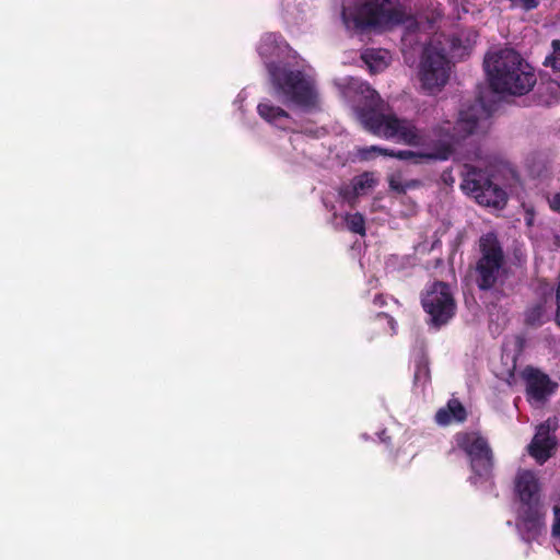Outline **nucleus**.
<instances>
[{"mask_svg": "<svg viewBox=\"0 0 560 560\" xmlns=\"http://www.w3.org/2000/svg\"><path fill=\"white\" fill-rule=\"evenodd\" d=\"M279 38H281V36H277L276 34H267L264 36L258 47L259 55L262 58L272 57L275 50L278 48Z\"/></svg>", "mask_w": 560, "mask_h": 560, "instance_id": "20", "label": "nucleus"}, {"mask_svg": "<svg viewBox=\"0 0 560 560\" xmlns=\"http://www.w3.org/2000/svg\"><path fill=\"white\" fill-rule=\"evenodd\" d=\"M526 383L527 399L545 402L558 388V384L539 369L526 366L522 373Z\"/></svg>", "mask_w": 560, "mask_h": 560, "instance_id": "12", "label": "nucleus"}, {"mask_svg": "<svg viewBox=\"0 0 560 560\" xmlns=\"http://www.w3.org/2000/svg\"><path fill=\"white\" fill-rule=\"evenodd\" d=\"M363 59L366 63L370 65L371 68H373V62H375L378 66V62H382V58L378 56V52L375 51H366L363 54Z\"/></svg>", "mask_w": 560, "mask_h": 560, "instance_id": "25", "label": "nucleus"}, {"mask_svg": "<svg viewBox=\"0 0 560 560\" xmlns=\"http://www.w3.org/2000/svg\"><path fill=\"white\" fill-rule=\"evenodd\" d=\"M467 410L464 405L456 398L447 401L445 407L440 408L435 413V422L446 427L453 422L463 423L467 419Z\"/></svg>", "mask_w": 560, "mask_h": 560, "instance_id": "14", "label": "nucleus"}, {"mask_svg": "<svg viewBox=\"0 0 560 560\" xmlns=\"http://www.w3.org/2000/svg\"><path fill=\"white\" fill-rule=\"evenodd\" d=\"M545 516L542 502L520 506L517 526L526 541L529 542L542 534L546 528Z\"/></svg>", "mask_w": 560, "mask_h": 560, "instance_id": "10", "label": "nucleus"}, {"mask_svg": "<svg viewBox=\"0 0 560 560\" xmlns=\"http://www.w3.org/2000/svg\"><path fill=\"white\" fill-rule=\"evenodd\" d=\"M480 257L475 266L476 284L481 291L493 289L504 265V252L494 232H488L480 236Z\"/></svg>", "mask_w": 560, "mask_h": 560, "instance_id": "6", "label": "nucleus"}, {"mask_svg": "<svg viewBox=\"0 0 560 560\" xmlns=\"http://www.w3.org/2000/svg\"><path fill=\"white\" fill-rule=\"evenodd\" d=\"M550 208L560 213V192L556 194L552 199L549 201Z\"/></svg>", "mask_w": 560, "mask_h": 560, "instance_id": "28", "label": "nucleus"}, {"mask_svg": "<svg viewBox=\"0 0 560 560\" xmlns=\"http://www.w3.org/2000/svg\"><path fill=\"white\" fill-rule=\"evenodd\" d=\"M483 67L489 85L495 93L521 96L536 84L533 67L512 48L487 55Z\"/></svg>", "mask_w": 560, "mask_h": 560, "instance_id": "2", "label": "nucleus"}, {"mask_svg": "<svg viewBox=\"0 0 560 560\" xmlns=\"http://www.w3.org/2000/svg\"><path fill=\"white\" fill-rule=\"evenodd\" d=\"M374 302H375V304L382 305V304H384V299L382 295H377V296H375Z\"/></svg>", "mask_w": 560, "mask_h": 560, "instance_id": "30", "label": "nucleus"}, {"mask_svg": "<svg viewBox=\"0 0 560 560\" xmlns=\"http://www.w3.org/2000/svg\"><path fill=\"white\" fill-rule=\"evenodd\" d=\"M515 491L521 501V505L541 503L538 480L534 472L529 470H525L517 475L515 480Z\"/></svg>", "mask_w": 560, "mask_h": 560, "instance_id": "13", "label": "nucleus"}, {"mask_svg": "<svg viewBox=\"0 0 560 560\" xmlns=\"http://www.w3.org/2000/svg\"><path fill=\"white\" fill-rule=\"evenodd\" d=\"M450 61L445 54L435 48H425L420 63V81L422 89L435 94L447 83Z\"/></svg>", "mask_w": 560, "mask_h": 560, "instance_id": "9", "label": "nucleus"}, {"mask_svg": "<svg viewBox=\"0 0 560 560\" xmlns=\"http://www.w3.org/2000/svg\"><path fill=\"white\" fill-rule=\"evenodd\" d=\"M546 320V310L542 302L532 305L525 312V324L527 326L539 327Z\"/></svg>", "mask_w": 560, "mask_h": 560, "instance_id": "17", "label": "nucleus"}, {"mask_svg": "<svg viewBox=\"0 0 560 560\" xmlns=\"http://www.w3.org/2000/svg\"><path fill=\"white\" fill-rule=\"evenodd\" d=\"M454 442L469 460L472 471L469 482L476 486L481 480H489L493 472L494 454L488 439L477 430L459 431L455 433Z\"/></svg>", "mask_w": 560, "mask_h": 560, "instance_id": "5", "label": "nucleus"}, {"mask_svg": "<svg viewBox=\"0 0 560 560\" xmlns=\"http://www.w3.org/2000/svg\"><path fill=\"white\" fill-rule=\"evenodd\" d=\"M375 329L381 330L382 334L394 336L397 332L396 320L387 313H377L373 319Z\"/></svg>", "mask_w": 560, "mask_h": 560, "instance_id": "18", "label": "nucleus"}, {"mask_svg": "<svg viewBox=\"0 0 560 560\" xmlns=\"http://www.w3.org/2000/svg\"><path fill=\"white\" fill-rule=\"evenodd\" d=\"M557 430L556 419H547L540 423L534 435L528 452L538 463L547 462L555 453L557 447V439L551 432Z\"/></svg>", "mask_w": 560, "mask_h": 560, "instance_id": "11", "label": "nucleus"}, {"mask_svg": "<svg viewBox=\"0 0 560 560\" xmlns=\"http://www.w3.org/2000/svg\"><path fill=\"white\" fill-rule=\"evenodd\" d=\"M406 192L410 189H416L422 186V182L420 179H407L404 180Z\"/></svg>", "mask_w": 560, "mask_h": 560, "instance_id": "27", "label": "nucleus"}, {"mask_svg": "<svg viewBox=\"0 0 560 560\" xmlns=\"http://www.w3.org/2000/svg\"><path fill=\"white\" fill-rule=\"evenodd\" d=\"M347 229L355 234L364 236L366 233L365 219L360 212L347 213L345 217Z\"/></svg>", "mask_w": 560, "mask_h": 560, "instance_id": "19", "label": "nucleus"}, {"mask_svg": "<svg viewBox=\"0 0 560 560\" xmlns=\"http://www.w3.org/2000/svg\"><path fill=\"white\" fill-rule=\"evenodd\" d=\"M266 68L276 92L287 101L305 110L319 107L318 93L313 78L301 70H292L275 61H266Z\"/></svg>", "mask_w": 560, "mask_h": 560, "instance_id": "4", "label": "nucleus"}, {"mask_svg": "<svg viewBox=\"0 0 560 560\" xmlns=\"http://www.w3.org/2000/svg\"><path fill=\"white\" fill-rule=\"evenodd\" d=\"M429 376H430V371H429L428 364L423 361L418 362L417 369L415 372V382H418L421 378L427 381L429 378Z\"/></svg>", "mask_w": 560, "mask_h": 560, "instance_id": "24", "label": "nucleus"}, {"mask_svg": "<svg viewBox=\"0 0 560 560\" xmlns=\"http://www.w3.org/2000/svg\"><path fill=\"white\" fill-rule=\"evenodd\" d=\"M511 9L521 8L522 10L528 12L535 10L539 7V0H510Z\"/></svg>", "mask_w": 560, "mask_h": 560, "instance_id": "23", "label": "nucleus"}, {"mask_svg": "<svg viewBox=\"0 0 560 560\" xmlns=\"http://www.w3.org/2000/svg\"><path fill=\"white\" fill-rule=\"evenodd\" d=\"M551 46L552 52L546 57L544 66L550 67L555 71H560V40L553 39Z\"/></svg>", "mask_w": 560, "mask_h": 560, "instance_id": "21", "label": "nucleus"}, {"mask_svg": "<svg viewBox=\"0 0 560 560\" xmlns=\"http://www.w3.org/2000/svg\"><path fill=\"white\" fill-rule=\"evenodd\" d=\"M557 312H556V317H555V320L557 323V325L560 327V288L557 289Z\"/></svg>", "mask_w": 560, "mask_h": 560, "instance_id": "29", "label": "nucleus"}, {"mask_svg": "<svg viewBox=\"0 0 560 560\" xmlns=\"http://www.w3.org/2000/svg\"><path fill=\"white\" fill-rule=\"evenodd\" d=\"M553 524H552V537L555 539L558 551L560 552V506L556 505L553 508Z\"/></svg>", "mask_w": 560, "mask_h": 560, "instance_id": "22", "label": "nucleus"}, {"mask_svg": "<svg viewBox=\"0 0 560 560\" xmlns=\"http://www.w3.org/2000/svg\"><path fill=\"white\" fill-rule=\"evenodd\" d=\"M375 185V180L373 175L370 173H363L352 180V187H346L340 190V195L343 199L350 200L353 197H357L365 189L372 188Z\"/></svg>", "mask_w": 560, "mask_h": 560, "instance_id": "16", "label": "nucleus"}, {"mask_svg": "<svg viewBox=\"0 0 560 560\" xmlns=\"http://www.w3.org/2000/svg\"><path fill=\"white\" fill-rule=\"evenodd\" d=\"M341 16L348 28L364 34L402 22L404 12L393 7V0H353L343 5Z\"/></svg>", "mask_w": 560, "mask_h": 560, "instance_id": "3", "label": "nucleus"}, {"mask_svg": "<svg viewBox=\"0 0 560 560\" xmlns=\"http://www.w3.org/2000/svg\"><path fill=\"white\" fill-rule=\"evenodd\" d=\"M549 86H552V88L558 89V85H557V84H553V83H549Z\"/></svg>", "mask_w": 560, "mask_h": 560, "instance_id": "31", "label": "nucleus"}, {"mask_svg": "<svg viewBox=\"0 0 560 560\" xmlns=\"http://www.w3.org/2000/svg\"><path fill=\"white\" fill-rule=\"evenodd\" d=\"M480 104H474L467 109L459 112L458 119L451 128L436 125L430 129V133L438 138L429 139L427 130L419 129L412 119L400 118L393 113H387L388 105L380 94L366 88L364 102L358 106V116L363 127L374 136L384 139H394L410 147H423L431 149L425 152L411 150H388L377 145H371L359 150L362 160L372 158L371 153H378L385 156H393L399 160H413L415 163L422 161H447L454 153L453 141L464 139L475 132L478 127Z\"/></svg>", "mask_w": 560, "mask_h": 560, "instance_id": "1", "label": "nucleus"}, {"mask_svg": "<svg viewBox=\"0 0 560 560\" xmlns=\"http://www.w3.org/2000/svg\"><path fill=\"white\" fill-rule=\"evenodd\" d=\"M464 192L472 197L480 206L502 209L506 205L508 195L494 184L481 170L470 167L460 185Z\"/></svg>", "mask_w": 560, "mask_h": 560, "instance_id": "8", "label": "nucleus"}, {"mask_svg": "<svg viewBox=\"0 0 560 560\" xmlns=\"http://www.w3.org/2000/svg\"><path fill=\"white\" fill-rule=\"evenodd\" d=\"M421 306L428 315L427 324L441 329L456 315L457 304L448 283L434 281L421 293Z\"/></svg>", "mask_w": 560, "mask_h": 560, "instance_id": "7", "label": "nucleus"}, {"mask_svg": "<svg viewBox=\"0 0 560 560\" xmlns=\"http://www.w3.org/2000/svg\"><path fill=\"white\" fill-rule=\"evenodd\" d=\"M389 187L392 190L396 191L397 194H406L405 185H404L402 180L392 177L389 179Z\"/></svg>", "mask_w": 560, "mask_h": 560, "instance_id": "26", "label": "nucleus"}, {"mask_svg": "<svg viewBox=\"0 0 560 560\" xmlns=\"http://www.w3.org/2000/svg\"><path fill=\"white\" fill-rule=\"evenodd\" d=\"M257 113L265 121L281 129H287L288 126L283 121L291 119L287 110L273 105L269 100L262 101L257 105Z\"/></svg>", "mask_w": 560, "mask_h": 560, "instance_id": "15", "label": "nucleus"}]
</instances>
